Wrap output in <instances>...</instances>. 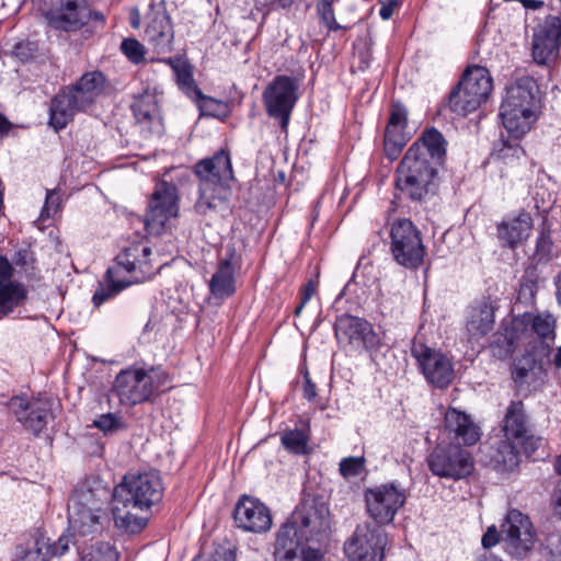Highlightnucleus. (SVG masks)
I'll use <instances>...</instances> for the list:
<instances>
[{
  "mask_svg": "<svg viewBox=\"0 0 561 561\" xmlns=\"http://www.w3.org/2000/svg\"><path fill=\"white\" fill-rule=\"evenodd\" d=\"M64 90L80 112L89 111V108L98 99V96H94L92 93L80 89L77 84L67 87Z\"/></svg>",
  "mask_w": 561,
  "mask_h": 561,
  "instance_id": "603ef678",
  "label": "nucleus"
},
{
  "mask_svg": "<svg viewBox=\"0 0 561 561\" xmlns=\"http://www.w3.org/2000/svg\"><path fill=\"white\" fill-rule=\"evenodd\" d=\"M167 371L156 366L140 367L130 365L115 377L112 391L125 405L135 407L151 401L159 391L171 388Z\"/></svg>",
  "mask_w": 561,
  "mask_h": 561,
  "instance_id": "423d86ee",
  "label": "nucleus"
},
{
  "mask_svg": "<svg viewBox=\"0 0 561 561\" xmlns=\"http://www.w3.org/2000/svg\"><path fill=\"white\" fill-rule=\"evenodd\" d=\"M534 220L529 211L522 209L515 216H506L496 224V237L501 248L516 250L530 236Z\"/></svg>",
  "mask_w": 561,
  "mask_h": 561,
  "instance_id": "bb28decb",
  "label": "nucleus"
},
{
  "mask_svg": "<svg viewBox=\"0 0 561 561\" xmlns=\"http://www.w3.org/2000/svg\"><path fill=\"white\" fill-rule=\"evenodd\" d=\"M499 309L500 299L492 296H482L470 304L465 323L469 340L479 341L493 331Z\"/></svg>",
  "mask_w": 561,
  "mask_h": 561,
  "instance_id": "b1692460",
  "label": "nucleus"
},
{
  "mask_svg": "<svg viewBox=\"0 0 561 561\" xmlns=\"http://www.w3.org/2000/svg\"><path fill=\"white\" fill-rule=\"evenodd\" d=\"M299 371L304 377V385H302V397L311 402L317 398V386L311 380L308 368L306 365H301L299 367Z\"/></svg>",
  "mask_w": 561,
  "mask_h": 561,
  "instance_id": "4d7b16f0",
  "label": "nucleus"
},
{
  "mask_svg": "<svg viewBox=\"0 0 561 561\" xmlns=\"http://www.w3.org/2000/svg\"><path fill=\"white\" fill-rule=\"evenodd\" d=\"M179 214L176 187L168 182L156 185L148 202L144 226L148 234L160 236Z\"/></svg>",
  "mask_w": 561,
  "mask_h": 561,
  "instance_id": "ddd939ff",
  "label": "nucleus"
},
{
  "mask_svg": "<svg viewBox=\"0 0 561 561\" xmlns=\"http://www.w3.org/2000/svg\"><path fill=\"white\" fill-rule=\"evenodd\" d=\"M70 542L68 535L60 536L53 543L45 542L44 539L37 540L36 549L28 550L21 561H47L49 558L60 557L68 551Z\"/></svg>",
  "mask_w": 561,
  "mask_h": 561,
  "instance_id": "ea45409f",
  "label": "nucleus"
},
{
  "mask_svg": "<svg viewBox=\"0 0 561 561\" xmlns=\"http://www.w3.org/2000/svg\"><path fill=\"white\" fill-rule=\"evenodd\" d=\"M122 54L134 65H139L145 61L147 49L135 37L124 38L119 47Z\"/></svg>",
  "mask_w": 561,
  "mask_h": 561,
  "instance_id": "09e8293b",
  "label": "nucleus"
},
{
  "mask_svg": "<svg viewBox=\"0 0 561 561\" xmlns=\"http://www.w3.org/2000/svg\"><path fill=\"white\" fill-rule=\"evenodd\" d=\"M366 471V458L364 456L344 457L339 462V473L345 480H352Z\"/></svg>",
  "mask_w": 561,
  "mask_h": 561,
  "instance_id": "49530a36",
  "label": "nucleus"
},
{
  "mask_svg": "<svg viewBox=\"0 0 561 561\" xmlns=\"http://www.w3.org/2000/svg\"><path fill=\"white\" fill-rule=\"evenodd\" d=\"M13 262L19 266H26L33 262V254L28 249H20L16 251Z\"/></svg>",
  "mask_w": 561,
  "mask_h": 561,
  "instance_id": "69168bd1",
  "label": "nucleus"
},
{
  "mask_svg": "<svg viewBox=\"0 0 561 561\" xmlns=\"http://www.w3.org/2000/svg\"><path fill=\"white\" fill-rule=\"evenodd\" d=\"M538 290V272L535 266L525 270L518 289V299L533 300Z\"/></svg>",
  "mask_w": 561,
  "mask_h": 561,
  "instance_id": "de8ad7c7",
  "label": "nucleus"
},
{
  "mask_svg": "<svg viewBox=\"0 0 561 561\" xmlns=\"http://www.w3.org/2000/svg\"><path fill=\"white\" fill-rule=\"evenodd\" d=\"M525 336V327L517 316L510 320H502L496 332L493 333L489 344L493 357L504 360L511 357L520 340Z\"/></svg>",
  "mask_w": 561,
  "mask_h": 561,
  "instance_id": "c756f323",
  "label": "nucleus"
},
{
  "mask_svg": "<svg viewBox=\"0 0 561 561\" xmlns=\"http://www.w3.org/2000/svg\"><path fill=\"white\" fill-rule=\"evenodd\" d=\"M500 539V534L495 526H491L486 529V531L483 534L481 543L483 548L490 549L494 547Z\"/></svg>",
  "mask_w": 561,
  "mask_h": 561,
  "instance_id": "680f3d73",
  "label": "nucleus"
},
{
  "mask_svg": "<svg viewBox=\"0 0 561 561\" xmlns=\"http://www.w3.org/2000/svg\"><path fill=\"white\" fill-rule=\"evenodd\" d=\"M552 250L553 241L551 238L550 227H546V224L543 222L536 239L534 259L538 263H547L552 259Z\"/></svg>",
  "mask_w": 561,
  "mask_h": 561,
  "instance_id": "c03bdc74",
  "label": "nucleus"
},
{
  "mask_svg": "<svg viewBox=\"0 0 561 561\" xmlns=\"http://www.w3.org/2000/svg\"><path fill=\"white\" fill-rule=\"evenodd\" d=\"M27 298L26 287L19 282H8L0 286V318L9 316Z\"/></svg>",
  "mask_w": 561,
  "mask_h": 561,
  "instance_id": "58836bf2",
  "label": "nucleus"
},
{
  "mask_svg": "<svg viewBox=\"0 0 561 561\" xmlns=\"http://www.w3.org/2000/svg\"><path fill=\"white\" fill-rule=\"evenodd\" d=\"M504 435L516 440L524 454L530 457L541 444V438L531 433V424L523 401H511L503 419Z\"/></svg>",
  "mask_w": 561,
  "mask_h": 561,
  "instance_id": "aec40b11",
  "label": "nucleus"
},
{
  "mask_svg": "<svg viewBox=\"0 0 561 561\" xmlns=\"http://www.w3.org/2000/svg\"><path fill=\"white\" fill-rule=\"evenodd\" d=\"M127 428L128 423L122 415L107 412V435L116 432L126 431Z\"/></svg>",
  "mask_w": 561,
  "mask_h": 561,
  "instance_id": "bf43d9fd",
  "label": "nucleus"
},
{
  "mask_svg": "<svg viewBox=\"0 0 561 561\" xmlns=\"http://www.w3.org/2000/svg\"><path fill=\"white\" fill-rule=\"evenodd\" d=\"M130 108L145 138L160 137L164 134L160 98L156 88H146L135 95Z\"/></svg>",
  "mask_w": 561,
  "mask_h": 561,
  "instance_id": "f3484780",
  "label": "nucleus"
},
{
  "mask_svg": "<svg viewBox=\"0 0 561 561\" xmlns=\"http://www.w3.org/2000/svg\"><path fill=\"white\" fill-rule=\"evenodd\" d=\"M80 89L100 96L105 87V77L101 71H91L84 73L76 83Z\"/></svg>",
  "mask_w": 561,
  "mask_h": 561,
  "instance_id": "8fccbe9b",
  "label": "nucleus"
},
{
  "mask_svg": "<svg viewBox=\"0 0 561 561\" xmlns=\"http://www.w3.org/2000/svg\"><path fill=\"white\" fill-rule=\"evenodd\" d=\"M163 493L159 472L150 470L125 474L114 486L112 495L118 503L131 504L134 510L148 511L162 500Z\"/></svg>",
  "mask_w": 561,
  "mask_h": 561,
  "instance_id": "6e6552de",
  "label": "nucleus"
},
{
  "mask_svg": "<svg viewBox=\"0 0 561 561\" xmlns=\"http://www.w3.org/2000/svg\"><path fill=\"white\" fill-rule=\"evenodd\" d=\"M208 561H237V548L218 545L210 553Z\"/></svg>",
  "mask_w": 561,
  "mask_h": 561,
  "instance_id": "13d9d810",
  "label": "nucleus"
},
{
  "mask_svg": "<svg viewBox=\"0 0 561 561\" xmlns=\"http://www.w3.org/2000/svg\"><path fill=\"white\" fill-rule=\"evenodd\" d=\"M145 36L158 53L172 50L174 30L164 0L151 1L145 14Z\"/></svg>",
  "mask_w": 561,
  "mask_h": 561,
  "instance_id": "a211bd4d",
  "label": "nucleus"
},
{
  "mask_svg": "<svg viewBox=\"0 0 561 561\" xmlns=\"http://www.w3.org/2000/svg\"><path fill=\"white\" fill-rule=\"evenodd\" d=\"M355 59L357 60V69L362 72L366 71L373 61V49L370 45L364 44L355 50Z\"/></svg>",
  "mask_w": 561,
  "mask_h": 561,
  "instance_id": "6e6d98bb",
  "label": "nucleus"
},
{
  "mask_svg": "<svg viewBox=\"0 0 561 561\" xmlns=\"http://www.w3.org/2000/svg\"><path fill=\"white\" fill-rule=\"evenodd\" d=\"M538 84L531 77L525 76L518 78L512 85L506 88V94L503 101L520 103L524 107H530L536 112Z\"/></svg>",
  "mask_w": 561,
  "mask_h": 561,
  "instance_id": "72a5a7b5",
  "label": "nucleus"
},
{
  "mask_svg": "<svg viewBox=\"0 0 561 561\" xmlns=\"http://www.w3.org/2000/svg\"><path fill=\"white\" fill-rule=\"evenodd\" d=\"M309 433L299 428L286 430L280 434L282 446L289 454L297 456L307 455L309 453Z\"/></svg>",
  "mask_w": 561,
  "mask_h": 561,
  "instance_id": "37998d69",
  "label": "nucleus"
},
{
  "mask_svg": "<svg viewBox=\"0 0 561 561\" xmlns=\"http://www.w3.org/2000/svg\"><path fill=\"white\" fill-rule=\"evenodd\" d=\"M193 172L198 179L195 211L202 216H211L226 208L230 182L234 180L229 150L221 148L211 157L197 161Z\"/></svg>",
  "mask_w": 561,
  "mask_h": 561,
  "instance_id": "7ed1b4c3",
  "label": "nucleus"
},
{
  "mask_svg": "<svg viewBox=\"0 0 561 561\" xmlns=\"http://www.w3.org/2000/svg\"><path fill=\"white\" fill-rule=\"evenodd\" d=\"M499 115L503 126L512 136L525 135L537 119L536 112L530 107L506 101H502Z\"/></svg>",
  "mask_w": 561,
  "mask_h": 561,
  "instance_id": "2f4dec72",
  "label": "nucleus"
},
{
  "mask_svg": "<svg viewBox=\"0 0 561 561\" xmlns=\"http://www.w3.org/2000/svg\"><path fill=\"white\" fill-rule=\"evenodd\" d=\"M241 267V257L233 245L226 248L225 256L219 261L217 271L208 282L210 294L220 300L231 297L236 293L234 274Z\"/></svg>",
  "mask_w": 561,
  "mask_h": 561,
  "instance_id": "a878e982",
  "label": "nucleus"
},
{
  "mask_svg": "<svg viewBox=\"0 0 561 561\" xmlns=\"http://www.w3.org/2000/svg\"><path fill=\"white\" fill-rule=\"evenodd\" d=\"M492 90L493 79L489 69L468 66L449 93L448 106L456 115L466 117L489 100Z\"/></svg>",
  "mask_w": 561,
  "mask_h": 561,
  "instance_id": "0eeeda50",
  "label": "nucleus"
},
{
  "mask_svg": "<svg viewBox=\"0 0 561 561\" xmlns=\"http://www.w3.org/2000/svg\"><path fill=\"white\" fill-rule=\"evenodd\" d=\"M411 356L415 359L420 371L428 383L439 389L447 388L451 383L455 373L454 365L440 350L413 340Z\"/></svg>",
  "mask_w": 561,
  "mask_h": 561,
  "instance_id": "2eb2a0df",
  "label": "nucleus"
},
{
  "mask_svg": "<svg viewBox=\"0 0 561 561\" xmlns=\"http://www.w3.org/2000/svg\"><path fill=\"white\" fill-rule=\"evenodd\" d=\"M78 112L80 111L62 89L50 101L49 125L56 131L64 129Z\"/></svg>",
  "mask_w": 561,
  "mask_h": 561,
  "instance_id": "f704fd0d",
  "label": "nucleus"
},
{
  "mask_svg": "<svg viewBox=\"0 0 561 561\" xmlns=\"http://www.w3.org/2000/svg\"><path fill=\"white\" fill-rule=\"evenodd\" d=\"M105 485L100 479H88L75 491L68 505V537L92 535L103 528Z\"/></svg>",
  "mask_w": 561,
  "mask_h": 561,
  "instance_id": "20e7f679",
  "label": "nucleus"
},
{
  "mask_svg": "<svg viewBox=\"0 0 561 561\" xmlns=\"http://www.w3.org/2000/svg\"><path fill=\"white\" fill-rule=\"evenodd\" d=\"M317 14L320 23L323 24L329 32L348 30V27L336 22L333 5H317Z\"/></svg>",
  "mask_w": 561,
  "mask_h": 561,
  "instance_id": "864d4df0",
  "label": "nucleus"
},
{
  "mask_svg": "<svg viewBox=\"0 0 561 561\" xmlns=\"http://www.w3.org/2000/svg\"><path fill=\"white\" fill-rule=\"evenodd\" d=\"M61 205V196L57 191H48L46 195V201L44 207L41 213V218L46 219L55 216Z\"/></svg>",
  "mask_w": 561,
  "mask_h": 561,
  "instance_id": "5fc2aeb1",
  "label": "nucleus"
},
{
  "mask_svg": "<svg viewBox=\"0 0 561 561\" xmlns=\"http://www.w3.org/2000/svg\"><path fill=\"white\" fill-rule=\"evenodd\" d=\"M444 421L448 436L456 445L473 446L480 440L481 430L469 414L455 408H449Z\"/></svg>",
  "mask_w": 561,
  "mask_h": 561,
  "instance_id": "7c9ffc66",
  "label": "nucleus"
},
{
  "mask_svg": "<svg viewBox=\"0 0 561 561\" xmlns=\"http://www.w3.org/2000/svg\"><path fill=\"white\" fill-rule=\"evenodd\" d=\"M134 510L131 504L118 503L115 501L114 495L111 500V512L115 527L128 534H139L147 526V518L139 517L130 512Z\"/></svg>",
  "mask_w": 561,
  "mask_h": 561,
  "instance_id": "c9c22d12",
  "label": "nucleus"
},
{
  "mask_svg": "<svg viewBox=\"0 0 561 561\" xmlns=\"http://www.w3.org/2000/svg\"><path fill=\"white\" fill-rule=\"evenodd\" d=\"M300 82L287 75H277L265 87L262 101L268 117L278 122L280 130L287 133L291 113L299 99Z\"/></svg>",
  "mask_w": 561,
  "mask_h": 561,
  "instance_id": "9d476101",
  "label": "nucleus"
},
{
  "mask_svg": "<svg viewBox=\"0 0 561 561\" xmlns=\"http://www.w3.org/2000/svg\"><path fill=\"white\" fill-rule=\"evenodd\" d=\"M160 61L164 62L172 69L178 88L188 99L195 102L201 110L209 107L213 104L219 105L221 103L220 101L205 95L202 92L194 79L193 66L186 58L181 55H175L161 59Z\"/></svg>",
  "mask_w": 561,
  "mask_h": 561,
  "instance_id": "393cba45",
  "label": "nucleus"
},
{
  "mask_svg": "<svg viewBox=\"0 0 561 561\" xmlns=\"http://www.w3.org/2000/svg\"><path fill=\"white\" fill-rule=\"evenodd\" d=\"M520 137L522 136H512L510 134L506 139L501 137V139L494 144L492 157L505 164L519 160L525 154V150L519 144Z\"/></svg>",
  "mask_w": 561,
  "mask_h": 561,
  "instance_id": "a19ab883",
  "label": "nucleus"
},
{
  "mask_svg": "<svg viewBox=\"0 0 561 561\" xmlns=\"http://www.w3.org/2000/svg\"><path fill=\"white\" fill-rule=\"evenodd\" d=\"M513 439H501L491 448L490 462L497 471H512L519 463V453Z\"/></svg>",
  "mask_w": 561,
  "mask_h": 561,
  "instance_id": "4c0bfd02",
  "label": "nucleus"
},
{
  "mask_svg": "<svg viewBox=\"0 0 561 561\" xmlns=\"http://www.w3.org/2000/svg\"><path fill=\"white\" fill-rule=\"evenodd\" d=\"M366 511L375 526L389 525L407 501L405 490L397 481L368 488L364 492Z\"/></svg>",
  "mask_w": 561,
  "mask_h": 561,
  "instance_id": "f8f14e48",
  "label": "nucleus"
},
{
  "mask_svg": "<svg viewBox=\"0 0 561 561\" xmlns=\"http://www.w3.org/2000/svg\"><path fill=\"white\" fill-rule=\"evenodd\" d=\"M233 519L238 528L254 534L266 533L273 523L270 508L259 499L245 494L234 506Z\"/></svg>",
  "mask_w": 561,
  "mask_h": 561,
  "instance_id": "5701e85b",
  "label": "nucleus"
},
{
  "mask_svg": "<svg viewBox=\"0 0 561 561\" xmlns=\"http://www.w3.org/2000/svg\"><path fill=\"white\" fill-rule=\"evenodd\" d=\"M560 47L561 16L548 14L533 30V58L538 65H548L559 54Z\"/></svg>",
  "mask_w": 561,
  "mask_h": 561,
  "instance_id": "6ab92c4d",
  "label": "nucleus"
},
{
  "mask_svg": "<svg viewBox=\"0 0 561 561\" xmlns=\"http://www.w3.org/2000/svg\"><path fill=\"white\" fill-rule=\"evenodd\" d=\"M64 90L80 112L89 111V108L98 99V96H94L92 93L80 89L77 84L67 87Z\"/></svg>",
  "mask_w": 561,
  "mask_h": 561,
  "instance_id": "3c124183",
  "label": "nucleus"
},
{
  "mask_svg": "<svg viewBox=\"0 0 561 561\" xmlns=\"http://www.w3.org/2000/svg\"><path fill=\"white\" fill-rule=\"evenodd\" d=\"M398 7H399V1L398 0H386V1H382L380 10H379V16L383 21L389 20L393 15V12H394L396 8H398Z\"/></svg>",
  "mask_w": 561,
  "mask_h": 561,
  "instance_id": "0e129e2a",
  "label": "nucleus"
},
{
  "mask_svg": "<svg viewBox=\"0 0 561 561\" xmlns=\"http://www.w3.org/2000/svg\"><path fill=\"white\" fill-rule=\"evenodd\" d=\"M448 142L435 127L425 128L408 148L393 174L394 198L419 205L439 193L440 175L447 159Z\"/></svg>",
  "mask_w": 561,
  "mask_h": 561,
  "instance_id": "f257e3e1",
  "label": "nucleus"
},
{
  "mask_svg": "<svg viewBox=\"0 0 561 561\" xmlns=\"http://www.w3.org/2000/svg\"><path fill=\"white\" fill-rule=\"evenodd\" d=\"M13 275V267L5 256L0 255V286L8 282Z\"/></svg>",
  "mask_w": 561,
  "mask_h": 561,
  "instance_id": "e2e57ef3",
  "label": "nucleus"
},
{
  "mask_svg": "<svg viewBox=\"0 0 561 561\" xmlns=\"http://www.w3.org/2000/svg\"><path fill=\"white\" fill-rule=\"evenodd\" d=\"M409 111L399 100L390 104L389 118L383 134V152L390 161H394L401 154L403 148L411 139L408 131Z\"/></svg>",
  "mask_w": 561,
  "mask_h": 561,
  "instance_id": "4be33fe9",
  "label": "nucleus"
},
{
  "mask_svg": "<svg viewBox=\"0 0 561 561\" xmlns=\"http://www.w3.org/2000/svg\"><path fill=\"white\" fill-rule=\"evenodd\" d=\"M316 293V284L312 279H309L300 290V300H302V305H307L308 301Z\"/></svg>",
  "mask_w": 561,
  "mask_h": 561,
  "instance_id": "338daca9",
  "label": "nucleus"
},
{
  "mask_svg": "<svg viewBox=\"0 0 561 561\" xmlns=\"http://www.w3.org/2000/svg\"><path fill=\"white\" fill-rule=\"evenodd\" d=\"M91 10L84 0H59L57 5L46 12L48 23L59 30L72 31L84 25Z\"/></svg>",
  "mask_w": 561,
  "mask_h": 561,
  "instance_id": "cd10ccee",
  "label": "nucleus"
},
{
  "mask_svg": "<svg viewBox=\"0 0 561 561\" xmlns=\"http://www.w3.org/2000/svg\"><path fill=\"white\" fill-rule=\"evenodd\" d=\"M387 542V533L381 527L363 523L345 541L344 552L351 561H382Z\"/></svg>",
  "mask_w": 561,
  "mask_h": 561,
  "instance_id": "4468645a",
  "label": "nucleus"
},
{
  "mask_svg": "<svg viewBox=\"0 0 561 561\" xmlns=\"http://www.w3.org/2000/svg\"><path fill=\"white\" fill-rule=\"evenodd\" d=\"M547 377L543 369L531 359L528 354L524 353L516 358L512 366V379L518 389H523L525 385H540Z\"/></svg>",
  "mask_w": 561,
  "mask_h": 561,
  "instance_id": "473e14b6",
  "label": "nucleus"
},
{
  "mask_svg": "<svg viewBox=\"0 0 561 561\" xmlns=\"http://www.w3.org/2000/svg\"><path fill=\"white\" fill-rule=\"evenodd\" d=\"M330 512L318 499L301 501L276 533L278 546L293 549L320 546L328 539Z\"/></svg>",
  "mask_w": 561,
  "mask_h": 561,
  "instance_id": "f03ea898",
  "label": "nucleus"
},
{
  "mask_svg": "<svg viewBox=\"0 0 561 561\" xmlns=\"http://www.w3.org/2000/svg\"><path fill=\"white\" fill-rule=\"evenodd\" d=\"M390 253L397 264L416 270L424 263L426 248L422 233L409 218H397L389 227Z\"/></svg>",
  "mask_w": 561,
  "mask_h": 561,
  "instance_id": "1a4fd4ad",
  "label": "nucleus"
},
{
  "mask_svg": "<svg viewBox=\"0 0 561 561\" xmlns=\"http://www.w3.org/2000/svg\"><path fill=\"white\" fill-rule=\"evenodd\" d=\"M275 561H321L322 553L319 548L308 547L293 549L282 548L278 546V539H275L274 545Z\"/></svg>",
  "mask_w": 561,
  "mask_h": 561,
  "instance_id": "79ce46f5",
  "label": "nucleus"
},
{
  "mask_svg": "<svg viewBox=\"0 0 561 561\" xmlns=\"http://www.w3.org/2000/svg\"><path fill=\"white\" fill-rule=\"evenodd\" d=\"M506 552L523 559L533 549L536 531L530 518L518 510H510L501 526Z\"/></svg>",
  "mask_w": 561,
  "mask_h": 561,
  "instance_id": "dca6fc26",
  "label": "nucleus"
},
{
  "mask_svg": "<svg viewBox=\"0 0 561 561\" xmlns=\"http://www.w3.org/2000/svg\"><path fill=\"white\" fill-rule=\"evenodd\" d=\"M430 471L439 478L459 481L474 471V459L470 451L453 442L438 443L427 457Z\"/></svg>",
  "mask_w": 561,
  "mask_h": 561,
  "instance_id": "9b49d317",
  "label": "nucleus"
},
{
  "mask_svg": "<svg viewBox=\"0 0 561 561\" xmlns=\"http://www.w3.org/2000/svg\"><path fill=\"white\" fill-rule=\"evenodd\" d=\"M9 408L24 428L34 434L41 433L47 425L50 405L46 400L28 401L24 397H13Z\"/></svg>",
  "mask_w": 561,
  "mask_h": 561,
  "instance_id": "c85d7f7f",
  "label": "nucleus"
},
{
  "mask_svg": "<svg viewBox=\"0 0 561 561\" xmlns=\"http://www.w3.org/2000/svg\"><path fill=\"white\" fill-rule=\"evenodd\" d=\"M129 24L134 30H138L141 25V12L138 7H131L128 11Z\"/></svg>",
  "mask_w": 561,
  "mask_h": 561,
  "instance_id": "774afa93",
  "label": "nucleus"
},
{
  "mask_svg": "<svg viewBox=\"0 0 561 561\" xmlns=\"http://www.w3.org/2000/svg\"><path fill=\"white\" fill-rule=\"evenodd\" d=\"M151 248L145 240L134 241L116 255L115 265L107 268V300L133 284L152 277Z\"/></svg>",
  "mask_w": 561,
  "mask_h": 561,
  "instance_id": "39448f33",
  "label": "nucleus"
},
{
  "mask_svg": "<svg viewBox=\"0 0 561 561\" xmlns=\"http://www.w3.org/2000/svg\"><path fill=\"white\" fill-rule=\"evenodd\" d=\"M526 354L539 366V369H543L548 373V367L551 365V353L552 346L549 341H535L529 343L528 348L525 351Z\"/></svg>",
  "mask_w": 561,
  "mask_h": 561,
  "instance_id": "a18cd8bd",
  "label": "nucleus"
},
{
  "mask_svg": "<svg viewBox=\"0 0 561 561\" xmlns=\"http://www.w3.org/2000/svg\"><path fill=\"white\" fill-rule=\"evenodd\" d=\"M525 327V334L529 329L539 337L538 341H549L553 343L556 339V319L551 313H538L524 312L517 316Z\"/></svg>",
  "mask_w": 561,
  "mask_h": 561,
  "instance_id": "e433bc0d",
  "label": "nucleus"
},
{
  "mask_svg": "<svg viewBox=\"0 0 561 561\" xmlns=\"http://www.w3.org/2000/svg\"><path fill=\"white\" fill-rule=\"evenodd\" d=\"M80 554L81 561H105V553L103 552L101 546H91L89 548L82 549Z\"/></svg>",
  "mask_w": 561,
  "mask_h": 561,
  "instance_id": "052dcab7",
  "label": "nucleus"
},
{
  "mask_svg": "<svg viewBox=\"0 0 561 561\" xmlns=\"http://www.w3.org/2000/svg\"><path fill=\"white\" fill-rule=\"evenodd\" d=\"M334 334L339 342L345 341L368 352L376 351L380 346V339L373 325L366 319L350 313L336 317Z\"/></svg>",
  "mask_w": 561,
  "mask_h": 561,
  "instance_id": "412c9836",
  "label": "nucleus"
}]
</instances>
